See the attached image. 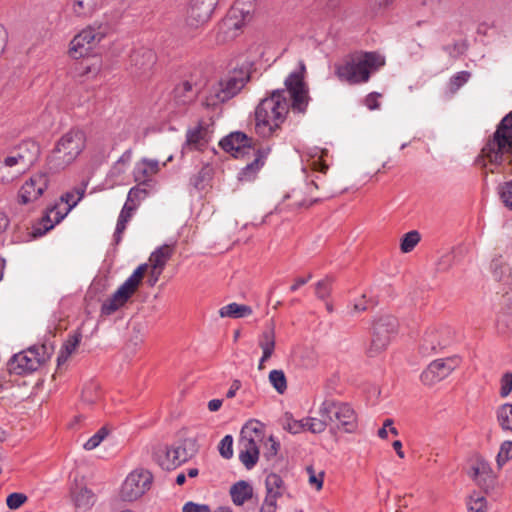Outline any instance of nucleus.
Masks as SVG:
<instances>
[{
	"label": "nucleus",
	"mask_w": 512,
	"mask_h": 512,
	"mask_svg": "<svg viewBox=\"0 0 512 512\" xmlns=\"http://www.w3.org/2000/svg\"><path fill=\"white\" fill-rule=\"evenodd\" d=\"M214 133L213 123L210 120H200L187 129L183 150H203L207 147Z\"/></svg>",
	"instance_id": "obj_16"
},
{
	"label": "nucleus",
	"mask_w": 512,
	"mask_h": 512,
	"mask_svg": "<svg viewBox=\"0 0 512 512\" xmlns=\"http://www.w3.org/2000/svg\"><path fill=\"white\" fill-rule=\"evenodd\" d=\"M500 194L504 204L512 210V181L501 187Z\"/></svg>",
	"instance_id": "obj_59"
},
{
	"label": "nucleus",
	"mask_w": 512,
	"mask_h": 512,
	"mask_svg": "<svg viewBox=\"0 0 512 512\" xmlns=\"http://www.w3.org/2000/svg\"><path fill=\"white\" fill-rule=\"evenodd\" d=\"M252 308L248 305L238 304L236 302L227 304L219 309V315L222 318L233 319L245 318L252 315Z\"/></svg>",
	"instance_id": "obj_31"
},
{
	"label": "nucleus",
	"mask_w": 512,
	"mask_h": 512,
	"mask_svg": "<svg viewBox=\"0 0 512 512\" xmlns=\"http://www.w3.org/2000/svg\"><path fill=\"white\" fill-rule=\"evenodd\" d=\"M331 289V281L328 278L322 279L316 283V296L321 300H325L329 297Z\"/></svg>",
	"instance_id": "obj_50"
},
{
	"label": "nucleus",
	"mask_w": 512,
	"mask_h": 512,
	"mask_svg": "<svg viewBox=\"0 0 512 512\" xmlns=\"http://www.w3.org/2000/svg\"><path fill=\"white\" fill-rule=\"evenodd\" d=\"M471 73L468 71H460L450 78L449 85L452 92L457 91L468 82Z\"/></svg>",
	"instance_id": "obj_46"
},
{
	"label": "nucleus",
	"mask_w": 512,
	"mask_h": 512,
	"mask_svg": "<svg viewBox=\"0 0 512 512\" xmlns=\"http://www.w3.org/2000/svg\"><path fill=\"white\" fill-rule=\"evenodd\" d=\"M197 96V90L189 81H182L177 84L173 90V101L177 106H187L191 104Z\"/></svg>",
	"instance_id": "obj_27"
},
{
	"label": "nucleus",
	"mask_w": 512,
	"mask_h": 512,
	"mask_svg": "<svg viewBox=\"0 0 512 512\" xmlns=\"http://www.w3.org/2000/svg\"><path fill=\"white\" fill-rule=\"evenodd\" d=\"M241 388V382L239 380H234L226 393L227 398H233L236 395V392Z\"/></svg>",
	"instance_id": "obj_64"
},
{
	"label": "nucleus",
	"mask_w": 512,
	"mask_h": 512,
	"mask_svg": "<svg viewBox=\"0 0 512 512\" xmlns=\"http://www.w3.org/2000/svg\"><path fill=\"white\" fill-rule=\"evenodd\" d=\"M512 459V440L503 441L496 455V464L498 468H502Z\"/></svg>",
	"instance_id": "obj_40"
},
{
	"label": "nucleus",
	"mask_w": 512,
	"mask_h": 512,
	"mask_svg": "<svg viewBox=\"0 0 512 512\" xmlns=\"http://www.w3.org/2000/svg\"><path fill=\"white\" fill-rule=\"evenodd\" d=\"M330 416L327 415H320V418L316 417H309L305 418V425L306 429L309 430L312 433H322L325 431L328 424H331L330 422Z\"/></svg>",
	"instance_id": "obj_37"
},
{
	"label": "nucleus",
	"mask_w": 512,
	"mask_h": 512,
	"mask_svg": "<svg viewBox=\"0 0 512 512\" xmlns=\"http://www.w3.org/2000/svg\"><path fill=\"white\" fill-rule=\"evenodd\" d=\"M474 477L477 481H480L479 478L482 475H485V479H492L491 470L487 462L480 461L473 467Z\"/></svg>",
	"instance_id": "obj_55"
},
{
	"label": "nucleus",
	"mask_w": 512,
	"mask_h": 512,
	"mask_svg": "<svg viewBox=\"0 0 512 512\" xmlns=\"http://www.w3.org/2000/svg\"><path fill=\"white\" fill-rule=\"evenodd\" d=\"M269 382L279 393L283 394L287 389V379L283 370L274 369L269 373Z\"/></svg>",
	"instance_id": "obj_39"
},
{
	"label": "nucleus",
	"mask_w": 512,
	"mask_h": 512,
	"mask_svg": "<svg viewBox=\"0 0 512 512\" xmlns=\"http://www.w3.org/2000/svg\"><path fill=\"white\" fill-rule=\"evenodd\" d=\"M307 472L309 474V484L314 486L316 490H320L323 486L324 473L320 472L316 474L312 467H308Z\"/></svg>",
	"instance_id": "obj_56"
},
{
	"label": "nucleus",
	"mask_w": 512,
	"mask_h": 512,
	"mask_svg": "<svg viewBox=\"0 0 512 512\" xmlns=\"http://www.w3.org/2000/svg\"><path fill=\"white\" fill-rule=\"evenodd\" d=\"M107 0H74L72 11L78 17H90L100 9Z\"/></svg>",
	"instance_id": "obj_28"
},
{
	"label": "nucleus",
	"mask_w": 512,
	"mask_h": 512,
	"mask_svg": "<svg viewBox=\"0 0 512 512\" xmlns=\"http://www.w3.org/2000/svg\"><path fill=\"white\" fill-rule=\"evenodd\" d=\"M304 70V64L300 63V71L291 72L285 79V89L272 91L256 106L254 130L259 137H278L290 109L299 114L306 112L310 97Z\"/></svg>",
	"instance_id": "obj_1"
},
{
	"label": "nucleus",
	"mask_w": 512,
	"mask_h": 512,
	"mask_svg": "<svg viewBox=\"0 0 512 512\" xmlns=\"http://www.w3.org/2000/svg\"><path fill=\"white\" fill-rule=\"evenodd\" d=\"M155 63L156 54L153 50L146 47L134 49L129 56L131 71L136 74L150 71Z\"/></svg>",
	"instance_id": "obj_22"
},
{
	"label": "nucleus",
	"mask_w": 512,
	"mask_h": 512,
	"mask_svg": "<svg viewBox=\"0 0 512 512\" xmlns=\"http://www.w3.org/2000/svg\"><path fill=\"white\" fill-rule=\"evenodd\" d=\"M40 153L39 145L33 141H25L4 157L6 164L18 177L28 171L37 161Z\"/></svg>",
	"instance_id": "obj_11"
},
{
	"label": "nucleus",
	"mask_w": 512,
	"mask_h": 512,
	"mask_svg": "<svg viewBox=\"0 0 512 512\" xmlns=\"http://www.w3.org/2000/svg\"><path fill=\"white\" fill-rule=\"evenodd\" d=\"M284 428L292 434L301 433L306 429L305 419L302 420H294L288 419Z\"/></svg>",
	"instance_id": "obj_54"
},
{
	"label": "nucleus",
	"mask_w": 512,
	"mask_h": 512,
	"mask_svg": "<svg viewBox=\"0 0 512 512\" xmlns=\"http://www.w3.org/2000/svg\"><path fill=\"white\" fill-rule=\"evenodd\" d=\"M129 223L128 219H125L124 216H118L115 232H114V241L116 244H119L122 240V235L126 229L127 224Z\"/></svg>",
	"instance_id": "obj_57"
},
{
	"label": "nucleus",
	"mask_w": 512,
	"mask_h": 512,
	"mask_svg": "<svg viewBox=\"0 0 512 512\" xmlns=\"http://www.w3.org/2000/svg\"><path fill=\"white\" fill-rule=\"evenodd\" d=\"M477 162L483 166L487 162L495 165L512 164V112L499 123L493 137L482 148Z\"/></svg>",
	"instance_id": "obj_4"
},
{
	"label": "nucleus",
	"mask_w": 512,
	"mask_h": 512,
	"mask_svg": "<svg viewBox=\"0 0 512 512\" xmlns=\"http://www.w3.org/2000/svg\"><path fill=\"white\" fill-rule=\"evenodd\" d=\"M218 450L220 455L225 459H230L233 456V437L226 435L219 443Z\"/></svg>",
	"instance_id": "obj_48"
},
{
	"label": "nucleus",
	"mask_w": 512,
	"mask_h": 512,
	"mask_svg": "<svg viewBox=\"0 0 512 512\" xmlns=\"http://www.w3.org/2000/svg\"><path fill=\"white\" fill-rule=\"evenodd\" d=\"M385 64L381 55L368 52L353 56L344 63L336 65V75L342 81L351 84L367 82L370 74Z\"/></svg>",
	"instance_id": "obj_5"
},
{
	"label": "nucleus",
	"mask_w": 512,
	"mask_h": 512,
	"mask_svg": "<svg viewBox=\"0 0 512 512\" xmlns=\"http://www.w3.org/2000/svg\"><path fill=\"white\" fill-rule=\"evenodd\" d=\"M319 415H329L331 424L335 423L338 427H343L348 433L354 432L357 427L354 410L344 402L325 399L319 407Z\"/></svg>",
	"instance_id": "obj_12"
},
{
	"label": "nucleus",
	"mask_w": 512,
	"mask_h": 512,
	"mask_svg": "<svg viewBox=\"0 0 512 512\" xmlns=\"http://www.w3.org/2000/svg\"><path fill=\"white\" fill-rule=\"evenodd\" d=\"M266 496L272 498H280L286 491L284 481L280 475L276 473H270L265 479Z\"/></svg>",
	"instance_id": "obj_32"
},
{
	"label": "nucleus",
	"mask_w": 512,
	"mask_h": 512,
	"mask_svg": "<svg viewBox=\"0 0 512 512\" xmlns=\"http://www.w3.org/2000/svg\"><path fill=\"white\" fill-rule=\"evenodd\" d=\"M98 385L96 383L87 384L82 390V401L87 404H93L99 399Z\"/></svg>",
	"instance_id": "obj_44"
},
{
	"label": "nucleus",
	"mask_w": 512,
	"mask_h": 512,
	"mask_svg": "<svg viewBox=\"0 0 512 512\" xmlns=\"http://www.w3.org/2000/svg\"><path fill=\"white\" fill-rule=\"evenodd\" d=\"M132 149H127L117 160V162L114 164L110 171V175L113 177H120L121 175L125 174L127 171V168L130 164V161L132 159Z\"/></svg>",
	"instance_id": "obj_38"
},
{
	"label": "nucleus",
	"mask_w": 512,
	"mask_h": 512,
	"mask_svg": "<svg viewBox=\"0 0 512 512\" xmlns=\"http://www.w3.org/2000/svg\"><path fill=\"white\" fill-rule=\"evenodd\" d=\"M81 339L82 333L80 331H75L73 334L69 335L58 355V364L65 362L75 352L81 342Z\"/></svg>",
	"instance_id": "obj_33"
},
{
	"label": "nucleus",
	"mask_w": 512,
	"mask_h": 512,
	"mask_svg": "<svg viewBox=\"0 0 512 512\" xmlns=\"http://www.w3.org/2000/svg\"><path fill=\"white\" fill-rule=\"evenodd\" d=\"M253 151V161L247 163L238 173V179L242 182H249L255 179L257 173L263 167L265 160L271 151V148L269 146H266L264 148H260Z\"/></svg>",
	"instance_id": "obj_25"
},
{
	"label": "nucleus",
	"mask_w": 512,
	"mask_h": 512,
	"mask_svg": "<svg viewBox=\"0 0 512 512\" xmlns=\"http://www.w3.org/2000/svg\"><path fill=\"white\" fill-rule=\"evenodd\" d=\"M152 474L148 470L136 469L125 479L121 488V498L124 501H135L146 493L151 487Z\"/></svg>",
	"instance_id": "obj_14"
},
{
	"label": "nucleus",
	"mask_w": 512,
	"mask_h": 512,
	"mask_svg": "<svg viewBox=\"0 0 512 512\" xmlns=\"http://www.w3.org/2000/svg\"><path fill=\"white\" fill-rule=\"evenodd\" d=\"M73 501L78 512H86L94 504V495L89 489L80 488L74 493Z\"/></svg>",
	"instance_id": "obj_34"
},
{
	"label": "nucleus",
	"mask_w": 512,
	"mask_h": 512,
	"mask_svg": "<svg viewBox=\"0 0 512 512\" xmlns=\"http://www.w3.org/2000/svg\"><path fill=\"white\" fill-rule=\"evenodd\" d=\"M230 495L235 505L241 506L253 495L252 486L246 481H238L230 488Z\"/></svg>",
	"instance_id": "obj_29"
},
{
	"label": "nucleus",
	"mask_w": 512,
	"mask_h": 512,
	"mask_svg": "<svg viewBox=\"0 0 512 512\" xmlns=\"http://www.w3.org/2000/svg\"><path fill=\"white\" fill-rule=\"evenodd\" d=\"M496 423L505 433H512V403H503L495 409Z\"/></svg>",
	"instance_id": "obj_30"
},
{
	"label": "nucleus",
	"mask_w": 512,
	"mask_h": 512,
	"mask_svg": "<svg viewBox=\"0 0 512 512\" xmlns=\"http://www.w3.org/2000/svg\"><path fill=\"white\" fill-rule=\"evenodd\" d=\"M223 150L231 153L234 157H242L251 150V139L242 132H233L224 137L220 142Z\"/></svg>",
	"instance_id": "obj_21"
},
{
	"label": "nucleus",
	"mask_w": 512,
	"mask_h": 512,
	"mask_svg": "<svg viewBox=\"0 0 512 512\" xmlns=\"http://www.w3.org/2000/svg\"><path fill=\"white\" fill-rule=\"evenodd\" d=\"M219 0H192L185 18V26L190 30H196L205 25Z\"/></svg>",
	"instance_id": "obj_15"
},
{
	"label": "nucleus",
	"mask_w": 512,
	"mask_h": 512,
	"mask_svg": "<svg viewBox=\"0 0 512 512\" xmlns=\"http://www.w3.org/2000/svg\"><path fill=\"white\" fill-rule=\"evenodd\" d=\"M147 194L148 192L145 188L134 186L128 192L126 203L134 204L137 209L140 202L146 198Z\"/></svg>",
	"instance_id": "obj_45"
},
{
	"label": "nucleus",
	"mask_w": 512,
	"mask_h": 512,
	"mask_svg": "<svg viewBox=\"0 0 512 512\" xmlns=\"http://www.w3.org/2000/svg\"><path fill=\"white\" fill-rule=\"evenodd\" d=\"M458 357H449L432 361L422 372L421 380L425 385H434L447 378L459 365Z\"/></svg>",
	"instance_id": "obj_17"
},
{
	"label": "nucleus",
	"mask_w": 512,
	"mask_h": 512,
	"mask_svg": "<svg viewBox=\"0 0 512 512\" xmlns=\"http://www.w3.org/2000/svg\"><path fill=\"white\" fill-rule=\"evenodd\" d=\"M161 164L156 159L142 158L136 162L133 169L134 181L141 184H148L160 171Z\"/></svg>",
	"instance_id": "obj_24"
},
{
	"label": "nucleus",
	"mask_w": 512,
	"mask_h": 512,
	"mask_svg": "<svg viewBox=\"0 0 512 512\" xmlns=\"http://www.w3.org/2000/svg\"><path fill=\"white\" fill-rule=\"evenodd\" d=\"M420 241V234L413 230L406 233L401 241V250L404 253L411 252Z\"/></svg>",
	"instance_id": "obj_43"
},
{
	"label": "nucleus",
	"mask_w": 512,
	"mask_h": 512,
	"mask_svg": "<svg viewBox=\"0 0 512 512\" xmlns=\"http://www.w3.org/2000/svg\"><path fill=\"white\" fill-rule=\"evenodd\" d=\"M250 19L249 11H244L238 5L232 7L219 26V33L223 35L222 39L229 40L235 38Z\"/></svg>",
	"instance_id": "obj_19"
},
{
	"label": "nucleus",
	"mask_w": 512,
	"mask_h": 512,
	"mask_svg": "<svg viewBox=\"0 0 512 512\" xmlns=\"http://www.w3.org/2000/svg\"><path fill=\"white\" fill-rule=\"evenodd\" d=\"M277 500L278 499L272 498L271 496H265L259 512H276Z\"/></svg>",
	"instance_id": "obj_61"
},
{
	"label": "nucleus",
	"mask_w": 512,
	"mask_h": 512,
	"mask_svg": "<svg viewBox=\"0 0 512 512\" xmlns=\"http://www.w3.org/2000/svg\"><path fill=\"white\" fill-rule=\"evenodd\" d=\"M258 344L262 349V354L272 356L275 349V332L273 327L265 329L259 337Z\"/></svg>",
	"instance_id": "obj_36"
},
{
	"label": "nucleus",
	"mask_w": 512,
	"mask_h": 512,
	"mask_svg": "<svg viewBox=\"0 0 512 512\" xmlns=\"http://www.w3.org/2000/svg\"><path fill=\"white\" fill-rule=\"evenodd\" d=\"M265 439V425L256 419L248 420L240 431L238 457L246 469H252L259 460L260 444Z\"/></svg>",
	"instance_id": "obj_6"
},
{
	"label": "nucleus",
	"mask_w": 512,
	"mask_h": 512,
	"mask_svg": "<svg viewBox=\"0 0 512 512\" xmlns=\"http://www.w3.org/2000/svg\"><path fill=\"white\" fill-rule=\"evenodd\" d=\"M182 512H212L210 507L206 504H196L194 502H187L184 504Z\"/></svg>",
	"instance_id": "obj_60"
},
{
	"label": "nucleus",
	"mask_w": 512,
	"mask_h": 512,
	"mask_svg": "<svg viewBox=\"0 0 512 512\" xmlns=\"http://www.w3.org/2000/svg\"><path fill=\"white\" fill-rule=\"evenodd\" d=\"M27 501V496L23 493L14 492L7 496L6 504L10 509H18Z\"/></svg>",
	"instance_id": "obj_51"
},
{
	"label": "nucleus",
	"mask_w": 512,
	"mask_h": 512,
	"mask_svg": "<svg viewBox=\"0 0 512 512\" xmlns=\"http://www.w3.org/2000/svg\"><path fill=\"white\" fill-rule=\"evenodd\" d=\"M450 342V331L447 328H429L423 336L419 351L423 356H430L447 347Z\"/></svg>",
	"instance_id": "obj_18"
},
{
	"label": "nucleus",
	"mask_w": 512,
	"mask_h": 512,
	"mask_svg": "<svg viewBox=\"0 0 512 512\" xmlns=\"http://www.w3.org/2000/svg\"><path fill=\"white\" fill-rule=\"evenodd\" d=\"M398 321L392 315L377 316L372 323L371 343L367 349L370 357L382 353L390 344L391 339L397 333Z\"/></svg>",
	"instance_id": "obj_9"
},
{
	"label": "nucleus",
	"mask_w": 512,
	"mask_h": 512,
	"mask_svg": "<svg viewBox=\"0 0 512 512\" xmlns=\"http://www.w3.org/2000/svg\"><path fill=\"white\" fill-rule=\"evenodd\" d=\"M45 361V346H32L16 353L8 362V370L16 375H25L36 371Z\"/></svg>",
	"instance_id": "obj_13"
},
{
	"label": "nucleus",
	"mask_w": 512,
	"mask_h": 512,
	"mask_svg": "<svg viewBox=\"0 0 512 512\" xmlns=\"http://www.w3.org/2000/svg\"><path fill=\"white\" fill-rule=\"evenodd\" d=\"M48 176L38 173L30 177L20 188L18 197L22 204H28L37 200L48 187Z\"/></svg>",
	"instance_id": "obj_20"
},
{
	"label": "nucleus",
	"mask_w": 512,
	"mask_h": 512,
	"mask_svg": "<svg viewBox=\"0 0 512 512\" xmlns=\"http://www.w3.org/2000/svg\"><path fill=\"white\" fill-rule=\"evenodd\" d=\"M492 270L497 281L512 287V267L510 265L496 260L492 263Z\"/></svg>",
	"instance_id": "obj_35"
},
{
	"label": "nucleus",
	"mask_w": 512,
	"mask_h": 512,
	"mask_svg": "<svg viewBox=\"0 0 512 512\" xmlns=\"http://www.w3.org/2000/svg\"><path fill=\"white\" fill-rule=\"evenodd\" d=\"M108 431L106 428L99 429L93 436H91L83 445L85 450H93L100 445L106 438Z\"/></svg>",
	"instance_id": "obj_47"
},
{
	"label": "nucleus",
	"mask_w": 512,
	"mask_h": 512,
	"mask_svg": "<svg viewBox=\"0 0 512 512\" xmlns=\"http://www.w3.org/2000/svg\"><path fill=\"white\" fill-rule=\"evenodd\" d=\"M190 443V440H181L172 445H160L155 449L153 458L163 470H174L192 457L188 450Z\"/></svg>",
	"instance_id": "obj_10"
},
{
	"label": "nucleus",
	"mask_w": 512,
	"mask_h": 512,
	"mask_svg": "<svg viewBox=\"0 0 512 512\" xmlns=\"http://www.w3.org/2000/svg\"><path fill=\"white\" fill-rule=\"evenodd\" d=\"M326 154V151L323 149L314 148L310 153L309 166L321 173H325L328 170V165H326L323 161V155Z\"/></svg>",
	"instance_id": "obj_41"
},
{
	"label": "nucleus",
	"mask_w": 512,
	"mask_h": 512,
	"mask_svg": "<svg viewBox=\"0 0 512 512\" xmlns=\"http://www.w3.org/2000/svg\"><path fill=\"white\" fill-rule=\"evenodd\" d=\"M395 0H375L372 4L369 6V13L371 16H377L382 11L387 9L389 6L393 4Z\"/></svg>",
	"instance_id": "obj_52"
},
{
	"label": "nucleus",
	"mask_w": 512,
	"mask_h": 512,
	"mask_svg": "<svg viewBox=\"0 0 512 512\" xmlns=\"http://www.w3.org/2000/svg\"><path fill=\"white\" fill-rule=\"evenodd\" d=\"M119 18L118 12L105 13L101 19L81 30L70 41V57L78 59L88 55L97 44L113 32Z\"/></svg>",
	"instance_id": "obj_3"
},
{
	"label": "nucleus",
	"mask_w": 512,
	"mask_h": 512,
	"mask_svg": "<svg viewBox=\"0 0 512 512\" xmlns=\"http://www.w3.org/2000/svg\"><path fill=\"white\" fill-rule=\"evenodd\" d=\"M18 176L14 175V172L6 166L2 161H0V182L1 183H10L17 179Z\"/></svg>",
	"instance_id": "obj_58"
},
{
	"label": "nucleus",
	"mask_w": 512,
	"mask_h": 512,
	"mask_svg": "<svg viewBox=\"0 0 512 512\" xmlns=\"http://www.w3.org/2000/svg\"><path fill=\"white\" fill-rule=\"evenodd\" d=\"M85 134L81 130H70L57 142L49 160L51 168L65 169L72 164L85 147Z\"/></svg>",
	"instance_id": "obj_7"
},
{
	"label": "nucleus",
	"mask_w": 512,
	"mask_h": 512,
	"mask_svg": "<svg viewBox=\"0 0 512 512\" xmlns=\"http://www.w3.org/2000/svg\"><path fill=\"white\" fill-rule=\"evenodd\" d=\"M512 392V373L505 372L500 379L499 395L501 398H507Z\"/></svg>",
	"instance_id": "obj_49"
},
{
	"label": "nucleus",
	"mask_w": 512,
	"mask_h": 512,
	"mask_svg": "<svg viewBox=\"0 0 512 512\" xmlns=\"http://www.w3.org/2000/svg\"><path fill=\"white\" fill-rule=\"evenodd\" d=\"M265 456L269 459L277 455L280 449V443L273 435H270L265 442Z\"/></svg>",
	"instance_id": "obj_53"
},
{
	"label": "nucleus",
	"mask_w": 512,
	"mask_h": 512,
	"mask_svg": "<svg viewBox=\"0 0 512 512\" xmlns=\"http://www.w3.org/2000/svg\"><path fill=\"white\" fill-rule=\"evenodd\" d=\"M173 253L174 245L164 244L155 249L149 257V264H140L118 289L103 302L101 306L102 315L109 316L113 314L129 301L138 290L149 265L153 274L155 271L161 274Z\"/></svg>",
	"instance_id": "obj_2"
},
{
	"label": "nucleus",
	"mask_w": 512,
	"mask_h": 512,
	"mask_svg": "<svg viewBox=\"0 0 512 512\" xmlns=\"http://www.w3.org/2000/svg\"><path fill=\"white\" fill-rule=\"evenodd\" d=\"M135 211H136V206L134 204L132 205L131 203L125 202L119 215L124 216L125 219H128L130 221L131 218L133 217Z\"/></svg>",
	"instance_id": "obj_63"
},
{
	"label": "nucleus",
	"mask_w": 512,
	"mask_h": 512,
	"mask_svg": "<svg viewBox=\"0 0 512 512\" xmlns=\"http://www.w3.org/2000/svg\"><path fill=\"white\" fill-rule=\"evenodd\" d=\"M87 185V182H82L78 186L73 187L60 197L59 202L54 204L55 206H60L61 214H59L58 220H63L82 200L85 195Z\"/></svg>",
	"instance_id": "obj_23"
},
{
	"label": "nucleus",
	"mask_w": 512,
	"mask_h": 512,
	"mask_svg": "<svg viewBox=\"0 0 512 512\" xmlns=\"http://www.w3.org/2000/svg\"><path fill=\"white\" fill-rule=\"evenodd\" d=\"M249 80L247 70L239 69L229 72L223 79L220 80L217 86L213 87L205 104L207 106H215L218 103H223L236 94H238Z\"/></svg>",
	"instance_id": "obj_8"
},
{
	"label": "nucleus",
	"mask_w": 512,
	"mask_h": 512,
	"mask_svg": "<svg viewBox=\"0 0 512 512\" xmlns=\"http://www.w3.org/2000/svg\"><path fill=\"white\" fill-rule=\"evenodd\" d=\"M59 214H61L60 206L53 205L48 208L41 219L32 226V235L34 237H40L53 229L56 224L62 221L58 220Z\"/></svg>",
	"instance_id": "obj_26"
},
{
	"label": "nucleus",
	"mask_w": 512,
	"mask_h": 512,
	"mask_svg": "<svg viewBox=\"0 0 512 512\" xmlns=\"http://www.w3.org/2000/svg\"><path fill=\"white\" fill-rule=\"evenodd\" d=\"M381 94L378 92H372L368 94L365 98V105L370 110H376L380 107L379 98Z\"/></svg>",
	"instance_id": "obj_62"
},
{
	"label": "nucleus",
	"mask_w": 512,
	"mask_h": 512,
	"mask_svg": "<svg viewBox=\"0 0 512 512\" xmlns=\"http://www.w3.org/2000/svg\"><path fill=\"white\" fill-rule=\"evenodd\" d=\"M467 507L469 512H486L487 501L484 496L480 493L474 492L471 494L467 501Z\"/></svg>",
	"instance_id": "obj_42"
}]
</instances>
